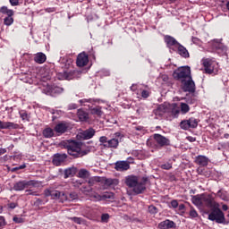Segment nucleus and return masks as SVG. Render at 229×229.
I'll return each instance as SVG.
<instances>
[{"label": "nucleus", "mask_w": 229, "mask_h": 229, "mask_svg": "<svg viewBox=\"0 0 229 229\" xmlns=\"http://www.w3.org/2000/svg\"><path fill=\"white\" fill-rule=\"evenodd\" d=\"M173 77L174 78V80L182 83L184 92L196 91V84L194 83V81H192V77L191 76V67L182 66L177 68L174 72Z\"/></svg>", "instance_id": "obj_1"}, {"label": "nucleus", "mask_w": 229, "mask_h": 229, "mask_svg": "<svg viewBox=\"0 0 229 229\" xmlns=\"http://www.w3.org/2000/svg\"><path fill=\"white\" fill-rule=\"evenodd\" d=\"M49 80H51V74H49V72H45V73L41 75L39 81V89L43 94H47V96H56L57 94H62V92H64V88L49 85V83H47Z\"/></svg>", "instance_id": "obj_2"}, {"label": "nucleus", "mask_w": 229, "mask_h": 229, "mask_svg": "<svg viewBox=\"0 0 229 229\" xmlns=\"http://www.w3.org/2000/svg\"><path fill=\"white\" fill-rule=\"evenodd\" d=\"M146 182H148V177H142L141 181L135 175H129L125 178L127 187L132 189L134 194H142L146 191Z\"/></svg>", "instance_id": "obj_3"}, {"label": "nucleus", "mask_w": 229, "mask_h": 229, "mask_svg": "<svg viewBox=\"0 0 229 229\" xmlns=\"http://www.w3.org/2000/svg\"><path fill=\"white\" fill-rule=\"evenodd\" d=\"M61 145L67 149L68 155L73 158H80V157L83 156L81 154V144L74 140H64L61 143Z\"/></svg>", "instance_id": "obj_4"}, {"label": "nucleus", "mask_w": 229, "mask_h": 229, "mask_svg": "<svg viewBox=\"0 0 229 229\" xmlns=\"http://www.w3.org/2000/svg\"><path fill=\"white\" fill-rule=\"evenodd\" d=\"M209 221H215L218 225H225L226 218L225 217V213L221 210V208H214L210 214L208 216Z\"/></svg>", "instance_id": "obj_5"}, {"label": "nucleus", "mask_w": 229, "mask_h": 229, "mask_svg": "<svg viewBox=\"0 0 229 229\" xmlns=\"http://www.w3.org/2000/svg\"><path fill=\"white\" fill-rule=\"evenodd\" d=\"M202 65L206 74H217L219 71L217 63L210 58L202 59Z\"/></svg>", "instance_id": "obj_6"}, {"label": "nucleus", "mask_w": 229, "mask_h": 229, "mask_svg": "<svg viewBox=\"0 0 229 229\" xmlns=\"http://www.w3.org/2000/svg\"><path fill=\"white\" fill-rule=\"evenodd\" d=\"M131 90L135 92L139 98L141 96L143 99H148V98L151 95V91H149V88L143 84H132L131 86Z\"/></svg>", "instance_id": "obj_7"}, {"label": "nucleus", "mask_w": 229, "mask_h": 229, "mask_svg": "<svg viewBox=\"0 0 229 229\" xmlns=\"http://www.w3.org/2000/svg\"><path fill=\"white\" fill-rule=\"evenodd\" d=\"M44 192H45V196L47 197L50 196L52 199H60L62 203H64V201H67V196L64 191L48 189V190H45Z\"/></svg>", "instance_id": "obj_8"}, {"label": "nucleus", "mask_w": 229, "mask_h": 229, "mask_svg": "<svg viewBox=\"0 0 229 229\" xmlns=\"http://www.w3.org/2000/svg\"><path fill=\"white\" fill-rule=\"evenodd\" d=\"M89 198L93 199V201H106L108 199H114V193L110 191H106L101 195L93 191L89 195Z\"/></svg>", "instance_id": "obj_9"}, {"label": "nucleus", "mask_w": 229, "mask_h": 229, "mask_svg": "<svg viewBox=\"0 0 229 229\" xmlns=\"http://www.w3.org/2000/svg\"><path fill=\"white\" fill-rule=\"evenodd\" d=\"M207 207L208 208H217L219 207V203L216 202V200L212 198L211 195L202 196V207Z\"/></svg>", "instance_id": "obj_10"}, {"label": "nucleus", "mask_w": 229, "mask_h": 229, "mask_svg": "<svg viewBox=\"0 0 229 229\" xmlns=\"http://www.w3.org/2000/svg\"><path fill=\"white\" fill-rule=\"evenodd\" d=\"M155 142L157 143V146L160 148H165V146H171V140L162 134L156 133L153 135Z\"/></svg>", "instance_id": "obj_11"}, {"label": "nucleus", "mask_w": 229, "mask_h": 229, "mask_svg": "<svg viewBox=\"0 0 229 229\" xmlns=\"http://www.w3.org/2000/svg\"><path fill=\"white\" fill-rule=\"evenodd\" d=\"M67 160V154L65 153H56L53 156L52 164L54 165L59 166Z\"/></svg>", "instance_id": "obj_12"}, {"label": "nucleus", "mask_w": 229, "mask_h": 229, "mask_svg": "<svg viewBox=\"0 0 229 229\" xmlns=\"http://www.w3.org/2000/svg\"><path fill=\"white\" fill-rule=\"evenodd\" d=\"M76 77V71L71 70L70 72H63L57 73L58 80H74Z\"/></svg>", "instance_id": "obj_13"}, {"label": "nucleus", "mask_w": 229, "mask_h": 229, "mask_svg": "<svg viewBox=\"0 0 229 229\" xmlns=\"http://www.w3.org/2000/svg\"><path fill=\"white\" fill-rule=\"evenodd\" d=\"M76 64L78 67H85L89 64V55L85 52L79 54Z\"/></svg>", "instance_id": "obj_14"}, {"label": "nucleus", "mask_w": 229, "mask_h": 229, "mask_svg": "<svg viewBox=\"0 0 229 229\" xmlns=\"http://www.w3.org/2000/svg\"><path fill=\"white\" fill-rule=\"evenodd\" d=\"M223 39H216L214 47L216 49V53L218 55H225V53L228 51V47L225 46V44L221 43Z\"/></svg>", "instance_id": "obj_15"}, {"label": "nucleus", "mask_w": 229, "mask_h": 229, "mask_svg": "<svg viewBox=\"0 0 229 229\" xmlns=\"http://www.w3.org/2000/svg\"><path fill=\"white\" fill-rule=\"evenodd\" d=\"M19 124L13 122H4L0 120V130H18Z\"/></svg>", "instance_id": "obj_16"}, {"label": "nucleus", "mask_w": 229, "mask_h": 229, "mask_svg": "<svg viewBox=\"0 0 229 229\" xmlns=\"http://www.w3.org/2000/svg\"><path fill=\"white\" fill-rule=\"evenodd\" d=\"M165 42L167 46V47H169V49H176V47H178V45L180 44L178 41H176V39L171 36H165Z\"/></svg>", "instance_id": "obj_17"}, {"label": "nucleus", "mask_w": 229, "mask_h": 229, "mask_svg": "<svg viewBox=\"0 0 229 229\" xmlns=\"http://www.w3.org/2000/svg\"><path fill=\"white\" fill-rule=\"evenodd\" d=\"M208 162H210V160L206 156L199 155L195 157V164L200 167H207Z\"/></svg>", "instance_id": "obj_18"}, {"label": "nucleus", "mask_w": 229, "mask_h": 229, "mask_svg": "<svg viewBox=\"0 0 229 229\" xmlns=\"http://www.w3.org/2000/svg\"><path fill=\"white\" fill-rule=\"evenodd\" d=\"M67 130H69V123H67L66 122L59 123L55 127V131L59 135H62V133H65Z\"/></svg>", "instance_id": "obj_19"}, {"label": "nucleus", "mask_w": 229, "mask_h": 229, "mask_svg": "<svg viewBox=\"0 0 229 229\" xmlns=\"http://www.w3.org/2000/svg\"><path fill=\"white\" fill-rule=\"evenodd\" d=\"M94 135H96V130H94L93 128H89L80 133L81 138L84 140H89V139H92Z\"/></svg>", "instance_id": "obj_20"}, {"label": "nucleus", "mask_w": 229, "mask_h": 229, "mask_svg": "<svg viewBox=\"0 0 229 229\" xmlns=\"http://www.w3.org/2000/svg\"><path fill=\"white\" fill-rule=\"evenodd\" d=\"M158 228L160 229L176 228V224L173 220L166 219L159 223Z\"/></svg>", "instance_id": "obj_21"}, {"label": "nucleus", "mask_w": 229, "mask_h": 229, "mask_svg": "<svg viewBox=\"0 0 229 229\" xmlns=\"http://www.w3.org/2000/svg\"><path fill=\"white\" fill-rule=\"evenodd\" d=\"M114 168L116 171H128L130 169V164L128 161H117Z\"/></svg>", "instance_id": "obj_22"}, {"label": "nucleus", "mask_w": 229, "mask_h": 229, "mask_svg": "<svg viewBox=\"0 0 229 229\" xmlns=\"http://www.w3.org/2000/svg\"><path fill=\"white\" fill-rule=\"evenodd\" d=\"M30 185V182L28 181H20L14 183L13 185V191H24V189H28V186Z\"/></svg>", "instance_id": "obj_23"}, {"label": "nucleus", "mask_w": 229, "mask_h": 229, "mask_svg": "<svg viewBox=\"0 0 229 229\" xmlns=\"http://www.w3.org/2000/svg\"><path fill=\"white\" fill-rule=\"evenodd\" d=\"M175 49H177V53L182 56V58H189L191 56V55H189V50L180 43L177 45Z\"/></svg>", "instance_id": "obj_24"}, {"label": "nucleus", "mask_w": 229, "mask_h": 229, "mask_svg": "<svg viewBox=\"0 0 229 229\" xmlns=\"http://www.w3.org/2000/svg\"><path fill=\"white\" fill-rule=\"evenodd\" d=\"M105 148L110 149H117V148H119V138H113L107 140V143L105 145Z\"/></svg>", "instance_id": "obj_25"}, {"label": "nucleus", "mask_w": 229, "mask_h": 229, "mask_svg": "<svg viewBox=\"0 0 229 229\" xmlns=\"http://www.w3.org/2000/svg\"><path fill=\"white\" fill-rule=\"evenodd\" d=\"M47 60V56H46V54L42 52H38L36 55H34V62L36 64H42Z\"/></svg>", "instance_id": "obj_26"}, {"label": "nucleus", "mask_w": 229, "mask_h": 229, "mask_svg": "<svg viewBox=\"0 0 229 229\" xmlns=\"http://www.w3.org/2000/svg\"><path fill=\"white\" fill-rule=\"evenodd\" d=\"M169 112V109L167 108V106L165 105H161L159 106L155 111L154 114L156 115H159L160 117H162V115H164V114Z\"/></svg>", "instance_id": "obj_27"}, {"label": "nucleus", "mask_w": 229, "mask_h": 229, "mask_svg": "<svg viewBox=\"0 0 229 229\" xmlns=\"http://www.w3.org/2000/svg\"><path fill=\"white\" fill-rule=\"evenodd\" d=\"M168 106L174 117H178V115H180V107H178V104L174 103L172 105H168Z\"/></svg>", "instance_id": "obj_28"}, {"label": "nucleus", "mask_w": 229, "mask_h": 229, "mask_svg": "<svg viewBox=\"0 0 229 229\" xmlns=\"http://www.w3.org/2000/svg\"><path fill=\"white\" fill-rule=\"evenodd\" d=\"M77 116L81 122L89 121V113L83 111V109L78 110Z\"/></svg>", "instance_id": "obj_29"}, {"label": "nucleus", "mask_w": 229, "mask_h": 229, "mask_svg": "<svg viewBox=\"0 0 229 229\" xmlns=\"http://www.w3.org/2000/svg\"><path fill=\"white\" fill-rule=\"evenodd\" d=\"M191 199L196 207H203V195L193 196Z\"/></svg>", "instance_id": "obj_30"}, {"label": "nucleus", "mask_w": 229, "mask_h": 229, "mask_svg": "<svg viewBox=\"0 0 229 229\" xmlns=\"http://www.w3.org/2000/svg\"><path fill=\"white\" fill-rule=\"evenodd\" d=\"M98 99H94V98H83L79 100V103L83 106H87V105L90 104V105H95V103H98Z\"/></svg>", "instance_id": "obj_31"}, {"label": "nucleus", "mask_w": 229, "mask_h": 229, "mask_svg": "<svg viewBox=\"0 0 229 229\" xmlns=\"http://www.w3.org/2000/svg\"><path fill=\"white\" fill-rule=\"evenodd\" d=\"M81 191L82 193L85 194V196H89L90 197V195L92 194V192L94 191V190L92 189V187L89 186V185H83L81 188Z\"/></svg>", "instance_id": "obj_32"}, {"label": "nucleus", "mask_w": 229, "mask_h": 229, "mask_svg": "<svg viewBox=\"0 0 229 229\" xmlns=\"http://www.w3.org/2000/svg\"><path fill=\"white\" fill-rule=\"evenodd\" d=\"M61 64H64L63 67H64V69H71V67H72V59L64 57L61 60Z\"/></svg>", "instance_id": "obj_33"}, {"label": "nucleus", "mask_w": 229, "mask_h": 229, "mask_svg": "<svg viewBox=\"0 0 229 229\" xmlns=\"http://www.w3.org/2000/svg\"><path fill=\"white\" fill-rule=\"evenodd\" d=\"M74 174H76V168L74 167L66 168L64 170V178H71V176H74Z\"/></svg>", "instance_id": "obj_34"}, {"label": "nucleus", "mask_w": 229, "mask_h": 229, "mask_svg": "<svg viewBox=\"0 0 229 229\" xmlns=\"http://www.w3.org/2000/svg\"><path fill=\"white\" fill-rule=\"evenodd\" d=\"M43 136L45 137V139H51V137L55 136V131H53V129L51 128H46L43 131Z\"/></svg>", "instance_id": "obj_35"}, {"label": "nucleus", "mask_w": 229, "mask_h": 229, "mask_svg": "<svg viewBox=\"0 0 229 229\" xmlns=\"http://www.w3.org/2000/svg\"><path fill=\"white\" fill-rule=\"evenodd\" d=\"M104 183L106 187H112V185H117L119 181L117 179H106Z\"/></svg>", "instance_id": "obj_36"}, {"label": "nucleus", "mask_w": 229, "mask_h": 229, "mask_svg": "<svg viewBox=\"0 0 229 229\" xmlns=\"http://www.w3.org/2000/svg\"><path fill=\"white\" fill-rule=\"evenodd\" d=\"M91 114L93 115H98V117H101V115H103V111L100 106H97L91 109Z\"/></svg>", "instance_id": "obj_37"}, {"label": "nucleus", "mask_w": 229, "mask_h": 229, "mask_svg": "<svg viewBox=\"0 0 229 229\" xmlns=\"http://www.w3.org/2000/svg\"><path fill=\"white\" fill-rule=\"evenodd\" d=\"M78 176L79 178H89V176H90V174L89 173V171H87V169H81L78 173Z\"/></svg>", "instance_id": "obj_38"}, {"label": "nucleus", "mask_w": 229, "mask_h": 229, "mask_svg": "<svg viewBox=\"0 0 229 229\" xmlns=\"http://www.w3.org/2000/svg\"><path fill=\"white\" fill-rule=\"evenodd\" d=\"M13 15H7V17H5L4 19V23L5 26H12L13 24Z\"/></svg>", "instance_id": "obj_39"}, {"label": "nucleus", "mask_w": 229, "mask_h": 229, "mask_svg": "<svg viewBox=\"0 0 229 229\" xmlns=\"http://www.w3.org/2000/svg\"><path fill=\"white\" fill-rule=\"evenodd\" d=\"M0 13H5L6 15H13V10L8 9L6 6H2L0 8Z\"/></svg>", "instance_id": "obj_40"}, {"label": "nucleus", "mask_w": 229, "mask_h": 229, "mask_svg": "<svg viewBox=\"0 0 229 229\" xmlns=\"http://www.w3.org/2000/svg\"><path fill=\"white\" fill-rule=\"evenodd\" d=\"M191 110V107L189 106V105L182 102L181 103V112L182 114H188V112Z\"/></svg>", "instance_id": "obj_41"}, {"label": "nucleus", "mask_w": 229, "mask_h": 229, "mask_svg": "<svg viewBox=\"0 0 229 229\" xmlns=\"http://www.w3.org/2000/svg\"><path fill=\"white\" fill-rule=\"evenodd\" d=\"M190 128H198V120L196 118H190L188 120Z\"/></svg>", "instance_id": "obj_42"}, {"label": "nucleus", "mask_w": 229, "mask_h": 229, "mask_svg": "<svg viewBox=\"0 0 229 229\" xmlns=\"http://www.w3.org/2000/svg\"><path fill=\"white\" fill-rule=\"evenodd\" d=\"M70 220L73 221V223H76V225H83V223H85L83 218L78 216L70 217Z\"/></svg>", "instance_id": "obj_43"}, {"label": "nucleus", "mask_w": 229, "mask_h": 229, "mask_svg": "<svg viewBox=\"0 0 229 229\" xmlns=\"http://www.w3.org/2000/svg\"><path fill=\"white\" fill-rule=\"evenodd\" d=\"M20 117L22 121H30V116L28 115V112L21 110L19 112Z\"/></svg>", "instance_id": "obj_44"}, {"label": "nucleus", "mask_w": 229, "mask_h": 229, "mask_svg": "<svg viewBox=\"0 0 229 229\" xmlns=\"http://www.w3.org/2000/svg\"><path fill=\"white\" fill-rule=\"evenodd\" d=\"M217 198H220V199H223V201H226L228 199V197H226V193L223 192V191L219 190L216 193Z\"/></svg>", "instance_id": "obj_45"}, {"label": "nucleus", "mask_w": 229, "mask_h": 229, "mask_svg": "<svg viewBox=\"0 0 229 229\" xmlns=\"http://www.w3.org/2000/svg\"><path fill=\"white\" fill-rule=\"evenodd\" d=\"M110 221V215L104 213L101 215V223H108Z\"/></svg>", "instance_id": "obj_46"}, {"label": "nucleus", "mask_w": 229, "mask_h": 229, "mask_svg": "<svg viewBox=\"0 0 229 229\" xmlns=\"http://www.w3.org/2000/svg\"><path fill=\"white\" fill-rule=\"evenodd\" d=\"M181 128L182 130H189V128H191L190 125H189V120L182 121L181 122Z\"/></svg>", "instance_id": "obj_47"}, {"label": "nucleus", "mask_w": 229, "mask_h": 229, "mask_svg": "<svg viewBox=\"0 0 229 229\" xmlns=\"http://www.w3.org/2000/svg\"><path fill=\"white\" fill-rule=\"evenodd\" d=\"M198 211H196V209H194V208H191L190 210V217H191V219H194L196 217H198Z\"/></svg>", "instance_id": "obj_48"}, {"label": "nucleus", "mask_w": 229, "mask_h": 229, "mask_svg": "<svg viewBox=\"0 0 229 229\" xmlns=\"http://www.w3.org/2000/svg\"><path fill=\"white\" fill-rule=\"evenodd\" d=\"M161 169H165V171H169V169L173 168V165L171 163H165L160 165Z\"/></svg>", "instance_id": "obj_49"}, {"label": "nucleus", "mask_w": 229, "mask_h": 229, "mask_svg": "<svg viewBox=\"0 0 229 229\" xmlns=\"http://www.w3.org/2000/svg\"><path fill=\"white\" fill-rule=\"evenodd\" d=\"M67 199H69V201H74V199H78V194L76 192H72L69 194V197H67Z\"/></svg>", "instance_id": "obj_50"}, {"label": "nucleus", "mask_w": 229, "mask_h": 229, "mask_svg": "<svg viewBox=\"0 0 229 229\" xmlns=\"http://www.w3.org/2000/svg\"><path fill=\"white\" fill-rule=\"evenodd\" d=\"M99 142L104 146L105 148V145L108 144V138H106V136H101L99 138Z\"/></svg>", "instance_id": "obj_51"}, {"label": "nucleus", "mask_w": 229, "mask_h": 229, "mask_svg": "<svg viewBox=\"0 0 229 229\" xmlns=\"http://www.w3.org/2000/svg\"><path fill=\"white\" fill-rule=\"evenodd\" d=\"M148 212L150 214H157L158 212V210L157 209V207L155 206H149L148 207Z\"/></svg>", "instance_id": "obj_52"}, {"label": "nucleus", "mask_w": 229, "mask_h": 229, "mask_svg": "<svg viewBox=\"0 0 229 229\" xmlns=\"http://www.w3.org/2000/svg\"><path fill=\"white\" fill-rule=\"evenodd\" d=\"M13 221H14V223H17L19 225L21 223H24V218L19 217V216H14L13 218Z\"/></svg>", "instance_id": "obj_53"}, {"label": "nucleus", "mask_w": 229, "mask_h": 229, "mask_svg": "<svg viewBox=\"0 0 229 229\" xmlns=\"http://www.w3.org/2000/svg\"><path fill=\"white\" fill-rule=\"evenodd\" d=\"M171 207H172V208H178V200H176V199L172 200Z\"/></svg>", "instance_id": "obj_54"}, {"label": "nucleus", "mask_w": 229, "mask_h": 229, "mask_svg": "<svg viewBox=\"0 0 229 229\" xmlns=\"http://www.w3.org/2000/svg\"><path fill=\"white\" fill-rule=\"evenodd\" d=\"M11 6H19V0H9Z\"/></svg>", "instance_id": "obj_55"}, {"label": "nucleus", "mask_w": 229, "mask_h": 229, "mask_svg": "<svg viewBox=\"0 0 229 229\" xmlns=\"http://www.w3.org/2000/svg\"><path fill=\"white\" fill-rule=\"evenodd\" d=\"M26 164L13 168V171H19L20 169H25Z\"/></svg>", "instance_id": "obj_56"}, {"label": "nucleus", "mask_w": 229, "mask_h": 229, "mask_svg": "<svg viewBox=\"0 0 229 229\" xmlns=\"http://www.w3.org/2000/svg\"><path fill=\"white\" fill-rule=\"evenodd\" d=\"M27 194H29L30 196H38V194H37V191H33L31 190H27L26 191Z\"/></svg>", "instance_id": "obj_57"}, {"label": "nucleus", "mask_w": 229, "mask_h": 229, "mask_svg": "<svg viewBox=\"0 0 229 229\" xmlns=\"http://www.w3.org/2000/svg\"><path fill=\"white\" fill-rule=\"evenodd\" d=\"M46 12H47V13H53V12H56V9L55 7H48L46 9Z\"/></svg>", "instance_id": "obj_58"}, {"label": "nucleus", "mask_w": 229, "mask_h": 229, "mask_svg": "<svg viewBox=\"0 0 229 229\" xmlns=\"http://www.w3.org/2000/svg\"><path fill=\"white\" fill-rule=\"evenodd\" d=\"M68 108L69 110H76V108H78V106L76 104H70Z\"/></svg>", "instance_id": "obj_59"}, {"label": "nucleus", "mask_w": 229, "mask_h": 229, "mask_svg": "<svg viewBox=\"0 0 229 229\" xmlns=\"http://www.w3.org/2000/svg\"><path fill=\"white\" fill-rule=\"evenodd\" d=\"M100 72L102 76H108L110 74V71L108 70H102Z\"/></svg>", "instance_id": "obj_60"}, {"label": "nucleus", "mask_w": 229, "mask_h": 229, "mask_svg": "<svg viewBox=\"0 0 229 229\" xmlns=\"http://www.w3.org/2000/svg\"><path fill=\"white\" fill-rule=\"evenodd\" d=\"M5 221H4V216H0V227L4 226Z\"/></svg>", "instance_id": "obj_61"}, {"label": "nucleus", "mask_w": 229, "mask_h": 229, "mask_svg": "<svg viewBox=\"0 0 229 229\" xmlns=\"http://www.w3.org/2000/svg\"><path fill=\"white\" fill-rule=\"evenodd\" d=\"M187 140H189V142H196V138L192 136H189L187 137Z\"/></svg>", "instance_id": "obj_62"}, {"label": "nucleus", "mask_w": 229, "mask_h": 229, "mask_svg": "<svg viewBox=\"0 0 229 229\" xmlns=\"http://www.w3.org/2000/svg\"><path fill=\"white\" fill-rule=\"evenodd\" d=\"M36 205H45V202L41 199H37Z\"/></svg>", "instance_id": "obj_63"}, {"label": "nucleus", "mask_w": 229, "mask_h": 229, "mask_svg": "<svg viewBox=\"0 0 229 229\" xmlns=\"http://www.w3.org/2000/svg\"><path fill=\"white\" fill-rule=\"evenodd\" d=\"M94 185V179H89L88 182V187H92Z\"/></svg>", "instance_id": "obj_64"}]
</instances>
